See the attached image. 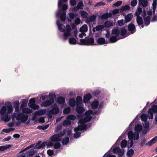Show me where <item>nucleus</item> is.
Listing matches in <instances>:
<instances>
[{
    "label": "nucleus",
    "mask_w": 157,
    "mask_h": 157,
    "mask_svg": "<svg viewBox=\"0 0 157 157\" xmlns=\"http://www.w3.org/2000/svg\"><path fill=\"white\" fill-rule=\"evenodd\" d=\"M93 112L91 110L86 111L85 113V117L84 119H81L78 121V128L74 129L75 132H76L74 134V137L77 138L81 135V131L85 129L86 127L85 124L86 122H89L91 120L92 117L91 115L93 113Z\"/></svg>",
    "instance_id": "nucleus-1"
},
{
    "label": "nucleus",
    "mask_w": 157,
    "mask_h": 157,
    "mask_svg": "<svg viewBox=\"0 0 157 157\" xmlns=\"http://www.w3.org/2000/svg\"><path fill=\"white\" fill-rule=\"evenodd\" d=\"M13 111L11 103L7 102L6 106H3L1 109L0 113L2 115V119L6 122L9 121L10 119V116L8 114L11 113Z\"/></svg>",
    "instance_id": "nucleus-2"
},
{
    "label": "nucleus",
    "mask_w": 157,
    "mask_h": 157,
    "mask_svg": "<svg viewBox=\"0 0 157 157\" xmlns=\"http://www.w3.org/2000/svg\"><path fill=\"white\" fill-rule=\"evenodd\" d=\"M56 24L59 30L62 32H64L63 35L64 40H66L68 37L71 36V28L70 25H67L65 27L63 25L60 24V21H57Z\"/></svg>",
    "instance_id": "nucleus-3"
},
{
    "label": "nucleus",
    "mask_w": 157,
    "mask_h": 157,
    "mask_svg": "<svg viewBox=\"0 0 157 157\" xmlns=\"http://www.w3.org/2000/svg\"><path fill=\"white\" fill-rule=\"evenodd\" d=\"M128 147H131L133 145V140H138L139 138V134L138 132H133L131 131H129L128 134Z\"/></svg>",
    "instance_id": "nucleus-4"
},
{
    "label": "nucleus",
    "mask_w": 157,
    "mask_h": 157,
    "mask_svg": "<svg viewBox=\"0 0 157 157\" xmlns=\"http://www.w3.org/2000/svg\"><path fill=\"white\" fill-rule=\"evenodd\" d=\"M12 118L13 120L15 118L17 121L25 123L28 120V115L22 113H15L13 114Z\"/></svg>",
    "instance_id": "nucleus-5"
},
{
    "label": "nucleus",
    "mask_w": 157,
    "mask_h": 157,
    "mask_svg": "<svg viewBox=\"0 0 157 157\" xmlns=\"http://www.w3.org/2000/svg\"><path fill=\"white\" fill-rule=\"evenodd\" d=\"M87 26L86 25L84 24L80 28L79 31L75 30L74 34L76 38H77V35H78L79 38H82L83 36L86 35L85 33L87 32Z\"/></svg>",
    "instance_id": "nucleus-6"
},
{
    "label": "nucleus",
    "mask_w": 157,
    "mask_h": 157,
    "mask_svg": "<svg viewBox=\"0 0 157 157\" xmlns=\"http://www.w3.org/2000/svg\"><path fill=\"white\" fill-rule=\"evenodd\" d=\"M140 118L142 121H143V124L144 127L143 133L144 134H145L149 130V123L147 121V117L146 114H142L140 117Z\"/></svg>",
    "instance_id": "nucleus-7"
},
{
    "label": "nucleus",
    "mask_w": 157,
    "mask_h": 157,
    "mask_svg": "<svg viewBox=\"0 0 157 157\" xmlns=\"http://www.w3.org/2000/svg\"><path fill=\"white\" fill-rule=\"evenodd\" d=\"M52 109L48 113V116L50 118L52 117V114H56L59 112V110L58 107L56 104H54L52 106Z\"/></svg>",
    "instance_id": "nucleus-8"
},
{
    "label": "nucleus",
    "mask_w": 157,
    "mask_h": 157,
    "mask_svg": "<svg viewBox=\"0 0 157 157\" xmlns=\"http://www.w3.org/2000/svg\"><path fill=\"white\" fill-rule=\"evenodd\" d=\"M153 112L157 113V105H153L151 108L148 111L147 117L149 119H152L153 118Z\"/></svg>",
    "instance_id": "nucleus-9"
},
{
    "label": "nucleus",
    "mask_w": 157,
    "mask_h": 157,
    "mask_svg": "<svg viewBox=\"0 0 157 157\" xmlns=\"http://www.w3.org/2000/svg\"><path fill=\"white\" fill-rule=\"evenodd\" d=\"M81 44L86 45H93L94 43V40L92 38H89L86 39H81L80 40Z\"/></svg>",
    "instance_id": "nucleus-10"
},
{
    "label": "nucleus",
    "mask_w": 157,
    "mask_h": 157,
    "mask_svg": "<svg viewBox=\"0 0 157 157\" xmlns=\"http://www.w3.org/2000/svg\"><path fill=\"white\" fill-rule=\"evenodd\" d=\"M35 100L34 98H31L29 101L28 104L29 106L34 109H37L39 108V106L35 104Z\"/></svg>",
    "instance_id": "nucleus-11"
},
{
    "label": "nucleus",
    "mask_w": 157,
    "mask_h": 157,
    "mask_svg": "<svg viewBox=\"0 0 157 157\" xmlns=\"http://www.w3.org/2000/svg\"><path fill=\"white\" fill-rule=\"evenodd\" d=\"M96 17L97 16L96 15H93L87 17L86 20V23L87 24H90L95 21Z\"/></svg>",
    "instance_id": "nucleus-12"
},
{
    "label": "nucleus",
    "mask_w": 157,
    "mask_h": 157,
    "mask_svg": "<svg viewBox=\"0 0 157 157\" xmlns=\"http://www.w3.org/2000/svg\"><path fill=\"white\" fill-rule=\"evenodd\" d=\"M141 13H142V15L143 17H144L146 15V12L145 11L142 12V8L140 7H138L136 11L135 15L137 17L140 16Z\"/></svg>",
    "instance_id": "nucleus-13"
},
{
    "label": "nucleus",
    "mask_w": 157,
    "mask_h": 157,
    "mask_svg": "<svg viewBox=\"0 0 157 157\" xmlns=\"http://www.w3.org/2000/svg\"><path fill=\"white\" fill-rule=\"evenodd\" d=\"M54 102L53 99H49L48 101H45L42 102L41 104V106L47 107L51 105Z\"/></svg>",
    "instance_id": "nucleus-14"
},
{
    "label": "nucleus",
    "mask_w": 157,
    "mask_h": 157,
    "mask_svg": "<svg viewBox=\"0 0 157 157\" xmlns=\"http://www.w3.org/2000/svg\"><path fill=\"white\" fill-rule=\"evenodd\" d=\"M61 138L59 136V135L56 134L51 137V140L52 142H57L61 140Z\"/></svg>",
    "instance_id": "nucleus-15"
},
{
    "label": "nucleus",
    "mask_w": 157,
    "mask_h": 157,
    "mask_svg": "<svg viewBox=\"0 0 157 157\" xmlns=\"http://www.w3.org/2000/svg\"><path fill=\"white\" fill-rule=\"evenodd\" d=\"M128 29L131 34L135 32L136 30L135 25L133 24H131L128 25Z\"/></svg>",
    "instance_id": "nucleus-16"
},
{
    "label": "nucleus",
    "mask_w": 157,
    "mask_h": 157,
    "mask_svg": "<svg viewBox=\"0 0 157 157\" xmlns=\"http://www.w3.org/2000/svg\"><path fill=\"white\" fill-rule=\"evenodd\" d=\"M136 22L140 28V25H141L142 28L144 27V26L143 25V19L140 16L137 17Z\"/></svg>",
    "instance_id": "nucleus-17"
},
{
    "label": "nucleus",
    "mask_w": 157,
    "mask_h": 157,
    "mask_svg": "<svg viewBox=\"0 0 157 157\" xmlns=\"http://www.w3.org/2000/svg\"><path fill=\"white\" fill-rule=\"evenodd\" d=\"M120 34V31L117 28H114L112 30V34L118 37Z\"/></svg>",
    "instance_id": "nucleus-18"
},
{
    "label": "nucleus",
    "mask_w": 157,
    "mask_h": 157,
    "mask_svg": "<svg viewBox=\"0 0 157 157\" xmlns=\"http://www.w3.org/2000/svg\"><path fill=\"white\" fill-rule=\"evenodd\" d=\"M133 15L132 13H129L125 17V22L127 23L129 22L132 19Z\"/></svg>",
    "instance_id": "nucleus-19"
},
{
    "label": "nucleus",
    "mask_w": 157,
    "mask_h": 157,
    "mask_svg": "<svg viewBox=\"0 0 157 157\" xmlns=\"http://www.w3.org/2000/svg\"><path fill=\"white\" fill-rule=\"evenodd\" d=\"M139 4L140 6L145 7L147 6V0H139Z\"/></svg>",
    "instance_id": "nucleus-20"
},
{
    "label": "nucleus",
    "mask_w": 157,
    "mask_h": 157,
    "mask_svg": "<svg viewBox=\"0 0 157 157\" xmlns=\"http://www.w3.org/2000/svg\"><path fill=\"white\" fill-rule=\"evenodd\" d=\"M104 28L103 25H100L97 26L95 28H94L93 29V31L94 32L96 31H99L103 29Z\"/></svg>",
    "instance_id": "nucleus-21"
},
{
    "label": "nucleus",
    "mask_w": 157,
    "mask_h": 157,
    "mask_svg": "<svg viewBox=\"0 0 157 157\" xmlns=\"http://www.w3.org/2000/svg\"><path fill=\"white\" fill-rule=\"evenodd\" d=\"M45 109H41L37 111L35 113L36 115H44L46 112Z\"/></svg>",
    "instance_id": "nucleus-22"
},
{
    "label": "nucleus",
    "mask_w": 157,
    "mask_h": 157,
    "mask_svg": "<svg viewBox=\"0 0 157 157\" xmlns=\"http://www.w3.org/2000/svg\"><path fill=\"white\" fill-rule=\"evenodd\" d=\"M157 141V136L151 139L150 141L146 144L148 146H151L155 143Z\"/></svg>",
    "instance_id": "nucleus-23"
},
{
    "label": "nucleus",
    "mask_w": 157,
    "mask_h": 157,
    "mask_svg": "<svg viewBox=\"0 0 157 157\" xmlns=\"http://www.w3.org/2000/svg\"><path fill=\"white\" fill-rule=\"evenodd\" d=\"M144 17V23L146 26L150 24V17L149 16H147L146 17Z\"/></svg>",
    "instance_id": "nucleus-24"
},
{
    "label": "nucleus",
    "mask_w": 157,
    "mask_h": 157,
    "mask_svg": "<svg viewBox=\"0 0 157 157\" xmlns=\"http://www.w3.org/2000/svg\"><path fill=\"white\" fill-rule=\"evenodd\" d=\"M113 21H105L104 24V26L106 27H109L113 25Z\"/></svg>",
    "instance_id": "nucleus-25"
},
{
    "label": "nucleus",
    "mask_w": 157,
    "mask_h": 157,
    "mask_svg": "<svg viewBox=\"0 0 157 157\" xmlns=\"http://www.w3.org/2000/svg\"><path fill=\"white\" fill-rule=\"evenodd\" d=\"M91 97V95L90 94H87L84 97L83 101L84 103H86L90 99Z\"/></svg>",
    "instance_id": "nucleus-26"
},
{
    "label": "nucleus",
    "mask_w": 157,
    "mask_h": 157,
    "mask_svg": "<svg viewBox=\"0 0 157 157\" xmlns=\"http://www.w3.org/2000/svg\"><path fill=\"white\" fill-rule=\"evenodd\" d=\"M77 107L76 109V111L78 113H82L85 111L84 109L82 106H80L79 105H77Z\"/></svg>",
    "instance_id": "nucleus-27"
},
{
    "label": "nucleus",
    "mask_w": 157,
    "mask_h": 157,
    "mask_svg": "<svg viewBox=\"0 0 157 157\" xmlns=\"http://www.w3.org/2000/svg\"><path fill=\"white\" fill-rule=\"evenodd\" d=\"M112 16V13H106L103 14L101 16V19H107L109 17H110Z\"/></svg>",
    "instance_id": "nucleus-28"
},
{
    "label": "nucleus",
    "mask_w": 157,
    "mask_h": 157,
    "mask_svg": "<svg viewBox=\"0 0 157 157\" xmlns=\"http://www.w3.org/2000/svg\"><path fill=\"white\" fill-rule=\"evenodd\" d=\"M47 142H44L42 143L41 144L39 145V144L37 143L35 147L36 148H40L45 146L47 145Z\"/></svg>",
    "instance_id": "nucleus-29"
},
{
    "label": "nucleus",
    "mask_w": 157,
    "mask_h": 157,
    "mask_svg": "<svg viewBox=\"0 0 157 157\" xmlns=\"http://www.w3.org/2000/svg\"><path fill=\"white\" fill-rule=\"evenodd\" d=\"M143 128L141 124H137L135 128V132H137L139 133V132L141 131Z\"/></svg>",
    "instance_id": "nucleus-30"
},
{
    "label": "nucleus",
    "mask_w": 157,
    "mask_h": 157,
    "mask_svg": "<svg viewBox=\"0 0 157 157\" xmlns=\"http://www.w3.org/2000/svg\"><path fill=\"white\" fill-rule=\"evenodd\" d=\"M11 147V145H5L2 146L0 147V151H3L5 150L10 148Z\"/></svg>",
    "instance_id": "nucleus-31"
},
{
    "label": "nucleus",
    "mask_w": 157,
    "mask_h": 157,
    "mask_svg": "<svg viewBox=\"0 0 157 157\" xmlns=\"http://www.w3.org/2000/svg\"><path fill=\"white\" fill-rule=\"evenodd\" d=\"M128 142H127L126 140H122L121 141V147L124 148L126 147L127 146L128 147Z\"/></svg>",
    "instance_id": "nucleus-32"
},
{
    "label": "nucleus",
    "mask_w": 157,
    "mask_h": 157,
    "mask_svg": "<svg viewBox=\"0 0 157 157\" xmlns=\"http://www.w3.org/2000/svg\"><path fill=\"white\" fill-rule=\"evenodd\" d=\"M22 113H25L27 114H29L31 113L33 111L32 110L28 108H23L22 110Z\"/></svg>",
    "instance_id": "nucleus-33"
},
{
    "label": "nucleus",
    "mask_w": 157,
    "mask_h": 157,
    "mask_svg": "<svg viewBox=\"0 0 157 157\" xmlns=\"http://www.w3.org/2000/svg\"><path fill=\"white\" fill-rule=\"evenodd\" d=\"M98 104L99 103L98 101H94L91 104V107L93 109H96L98 107Z\"/></svg>",
    "instance_id": "nucleus-34"
},
{
    "label": "nucleus",
    "mask_w": 157,
    "mask_h": 157,
    "mask_svg": "<svg viewBox=\"0 0 157 157\" xmlns=\"http://www.w3.org/2000/svg\"><path fill=\"white\" fill-rule=\"evenodd\" d=\"M117 37V36H112L110 39V40L111 42L114 43L116 42L119 39Z\"/></svg>",
    "instance_id": "nucleus-35"
},
{
    "label": "nucleus",
    "mask_w": 157,
    "mask_h": 157,
    "mask_svg": "<svg viewBox=\"0 0 157 157\" xmlns=\"http://www.w3.org/2000/svg\"><path fill=\"white\" fill-rule=\"evenodd\" d=\"M71 121L67 119V120L64 121L62 123L63 125L64 126H66L67 125H69L71 124Z\"/></svg>",
    "instance_id": "nucleus-36"
},
{
    "label": "nucleus",
    "mask_w": 157,
    "mask_h": 157,
    "mask_svg": "<svg viewBox=\"0 0 157 157\" xmlns=\"http://www.w3.org/2000/svg\"><path fill=\"white\" fill-rule=\"evenodd\" d=\"M81 16L84 18H87L88 16V13L86 11H82L80 13Z\"/></svg>",
    "instance_id": "nucleus-37"
},
{
    "label": "nucleus",
    "mask_w": 157,
    "mask_h": 157,
    "mask_svg": "<svg viewBox=\"0 0 157 157\" xmlns=\"http://www.w3.org/2000/svg\"><path fill=\"white\" fill-rule=\"evenodd\" d=\"M66 13L65 12H63L60 15V18L63 21H64L66 19Z\"/></svg>",
    "instance_id": "nucleus-38"
},
{
    "label": "nucleus",
    "mask_w": 157,
    "mask_h": 157,
    "mask_svg": "<svg viewBox=\"0 0 157 157\" xmlns=\"http://www.w3.org/2000/svg\"><path fill=\"white\" fill-rule=\"evenodd\" d=\"M134 151L132 149H130L127 153V156L128 157H131L134 154Z\"/></svg>",
    "instance_id": "nucleus-39"
},
{
    "label": "nucleus",
    "mask_w": 157,
    "mask_h": 157,
    "mask_svg": "<svg viewBox=\"0 0 157 157\" xmlns=\"http://www.w3.org/2000/svg\"><path fill=\"white\" fill-rule=\"evenodd\" d=\"M69 104L72 107L74 106L75 104V99L73 98H71L69 101Z\"/></svg>",
    "instance_id": "nucleus-40"
},
{
    "label": "nucleus",
    "mask_w": 157,
    "mask_h": 157,
    "mask_svg": "<svg viewBox=\"0 0 157 157\" xmlns=\"http://www.w3.org/2000/svg\"><path fill=\"white\" fill-rule=\"evenodd\" d=\"M82 98L80 96H78L76 100V105H80L82 102Z\"/></svg>",
    "instance_id": "nucleus-41"
},
{
    "label": "nucleus",
    "mask_w": 157,
    "mask_h": 157,
    "mask_svg": "<svg viewBox=\"0 0 157 157\" xmlns=\"http://www.w3.org/2000/svg\"><path fill=\"white\" fill-rule=\"evenodd\" d=\"M105 42V39L103 38H99L98 40V42L100 44H103Z\"/></svg>",
    "instance_id": "nucleus-42"
},
{
    "label": "nucleus",
    "mask_w": 157,
    "mask_h": 157,
    "mask_svg": "<svg viewBox=\"0 0 157 157\" xmlns=\"http://www.w3.org/2000/svg\"><path fill=\"white\" fill-rule=\"evenodd\" d=\"M65 99L62 97H59L57 100V102L59 104L63 103L65 102Z\"/></svg>",
    "instance_id": "nucleus-43"
},
{
    "label": "nucleus",
    "mask_w": 157,
    "mask_h": 157,
    "mask_svg": "<svg viewBox=\"0 0 157 157\" xmlns=\"http://www.w3.org/2000/svg\"><path fill=\"white\" fill-rule=\"evenodd\" d=\"M157 4V0H153V2L152 3V9L154 13H155L156 10V5Z\"/></svg>",
    "instance_id": "nucleus-44"
},
{
    "label": "nucleus",
    "mask_w": 157,
    "mask_h": 157,
    "mask_svg": "<svg viewBox=\"0 0 157 157\" xmlns=\"http://www.w3.org/2000/svg\"><path fill=\"white\" fill-rule=\"evenodd\" d=\"M130 9V7L128 5L121 6V10L122 11L128 10H129Z\"/></svg>",
    "instance_id": "nucleus-45"
},
{
    "label": "nucleus",
    "mask_w": 157,
    "mask_h": 157,
    "mask_svg": "<svg viewBox=\"0 0 157 157\" xmlns=\"http://www.w3.org/2000/svg\"><path fill=\"white\" fill-rule=\"evenodd\" d=\"M68 15L69 18H68V21H71V19H73L74 18L75 15L72 13H70Z\"/></svg>",
    "instance_id": "nucleus-46"
},
{
    "label": "nucleus",
    "mask_w": 157,
    "mask_h": 157,
    "mask_svg": "<svg viewBox=\"0 0 157 157\" xmlns=\"http://www.w3.org/2000/svg\"><path fill=\"white\" fill-rule=\"evenodd\" d=\"M111 149H113V152L114 153H118L119 151H120V149L118 147L114 148L112 147Z\"/></svg>",
    "instance_id": "nucleus-47"
},
{
    "label": "nucleus",
    "mask_w": 157,
    "mask_h": 157,
    "mask_svg": "<svg viewBox=\"0 0 157 157\" xmlns=\"http://www.w3.org/2000/svg\"><path fill=\"white\" fill-rule=\"evenodd\" d=\"M117 23L119 26H121L123 25L124 23L126 22L125 21H124L123 19H122L120 21H118Z\"/></svg>",
    "instance_id": "nucleus-48"
},
{
    "label": "nucleus",
    "mask_w": 157,
    "mask_h": 157,
    "mask_svg": "<svg viewBox=\"0 0 157 157\" xmlns=\"http://www.w3.org/2000/svg\"><path fill=\"white\" fill-rule=\"evenodd\" d=\"M70 108L69 107H67L63 110V112L64 114H68L70 113Z\"/></svg>",
    "instance_id": "nucleus-49"
},
{
    "label": "nucleus",
    "mask_w": 157,
    "mask_h": 157,
    "mask_svg": "<svg viewBox=\"0 0 157 157\" xmlns=\"http://www.w3.org/2000/svg\"><path fill=\"white\" fill-rule=\"evenodd\" d=\"M14 129V128L4 129L2 130V131L5 133H9Z\"/></svg>",
    "instance_id": "nucleus-50"
},
{
    "label": "nucleus",
    "mask_w": 157,
    "mask_h": 157,
    "mask_svg": "<svg viewBox=\"0 0 157 157\" xmlns=\"http://www.w3.org/2000/svg\"><path fill=\"white\" fill-rule=\"evenodd\" d=\"M69 141V138L68 137H65L63 140L62 143L63 144H67Z\"/></svg>",
    "instance_id": "nucleus-51"
},
{
    "label": "nucleus",
    "mask_w": 157,
    "mask_h": 157,
    "mask_svg": "<svg viewBox=\"0 0 157 157\" xmlns=\"http://www.w3.org/2000/svg\"><path fill=\"white\" fill-rule=\"evenodd\" d=\"M127 31L124 28H122L121 30V35L122 36H124L125 35Z\"/></svg>",
    "instance_id": "nucleus-52"
},
{
    "label": "nucleus",
    "mask_w": 157,
    "mask_h": 157,
    "mask_svg": "<svg viewBox=\"0 0 157 157\" xmlns=\"http://www.w3.org/2000/svg\"><path fill=\"white\" fill-rule=\"evenodd\" d=\"M69 42L71 44H75L76 43V40L74 38H71L69 39Z\"/></svg>",
    "instance_id": "nucleus-53"
},
{
    "label": "nucleus",
    "mask_w": 157,
    "mask_h": 157,
    "mask_svg": "<svg viewBox=\"0 0 157 157\" xmlns=\"http://www.w3.org/2000/svg\"><path fill=\"white\" fill-rule=\"evenodd\" d=\"M76 118V117L72 115H70L67 117V119L69 120H74Z\"/></svg>",
    "instance_id": "nucleus-54"
},
{
    "label": "nucleus",
    "mask_w": 157,
    "mask_h": 157,
    "mask_svg": "<svg viewBox=\"0 0 157 157\" xmlns=\"http://www.w3.org/2000/svg\"><path fill=\"white\" fill-rule=\"evenodd\" d=\"M67 1V0H59L58 6L59 8L61 7L62 3L63 2H66Z\"/></svg>",
    "instance_id": "nucleus-55"
},
{
    "label": "nucleus",
    "mask_w": 157,
    "mask_h": 157,
    "mask_svg": "<svg viewBox=\"0 0 157 157\" xmlns=\"http://www.w3.org/2000/svg\"><path fill=\"white\" fill-rule=\"evenodd\" d=\"M122 2L121 1H119L113 4V6H116L117 7L120 6L122 4Z\"/></svg>",
    "instance_id": "nucleus-56"
},
{
    "label": "nucleus",
    "mask_w": 157,
    "mask_h": 157,
    "mask_svg": "<svg viewBox=\"0 0 157 157\" xmlns=\"http://www.w3.org/2000/svg\"><path fill=\"white\" fill-rule=\"evenodd\" d=\"M61 144L60 143L58 142H56L55 144L54 145V147L56 149H58L60 147Z\"/></svg>",
    "instance_id": "nucleus-57"
},
{
    "label": "nucleus",
    "mask_w": 157,
    "mask_h": 157,
    "mask_svg": "<svg viewBox=\"0 0 157 157\" xmlns=\"http://www.w3.org/2000/svg\"><path fill=\"white\" fill-rule=\"evenodd\" d=\"M105 5V3L102 2H100L97 3L94 6H103Z\"/></svg>",
    "instance_id": "nucleus-58"
},
{
    "label": "nucleus",
    "mask_w": 157,
    "mask_h": 157,
    "mask_svg": "<svg viewBox=\"0 0 157 157\" xmlns=\"http://www.w3.org/2000/svg\"><path fill=\"white\" fill-rule=\"evenodd\" d=\"M55 97V95L54 94L52 93H50L49 95V98L50 99H53L54 101V98Z\"/></svg>",
    "instance_id": "nucleus-59"
},
{
    "label": "nucleus",
    "mask_w": 157,
    "mask_h": 157,
    "mask_svg": "<svg viewBox=\"0 0 157 157\" xmlns=\"http://www.w3.org/2000/svg\"><path fill=\"white\" fill-rule=\"evenodd\" d=\"M137 3V0H133L131 1V5L132 6H136Z\"/></svg>",
    "instance_id": "nucleus-60"
},
{
    "label": "nucleus",
    "mask_w": 157,
    "mask_h": 157,
    "mask_svg": "<svg viewBox=\"0 0 157 157\" xmlns=\"http://www.w3.org/2000/svg\"><path fill=\"white\" fill-rule=\"evenodd\" d=\"M124 150L120 149V151L117 153L119 156H122L124 154Z\"/></svg>",
    "instance_id": "nucleus-61"
},
{
    "label": "nucleus",
    "mask_w": 157,
    "mask_h": 157,
    "mask_svg": "<svg viewBox=\"0 0 157 157\" xmlns=\"http://www.w3.org/2000/svg\"><path fill=\"white\" fill-rule=\"evenodd\" d=\"M81 22L80 19L78 18H77L75 20V23L76 25H78Z\"/></svg>",
    "instance_id": "nucleus-62"
},
{
    "label": "nucleus",
    "mask_w": 157,
    "mask_h": 157,
    "mask_svg": "<svg viewBox=\"0 0 157 157\" xmlns=\"http://www.w3.org/2000/svg\"><path fill=\"white\" fill-rule=\"evenodd\" d=\"M47 154L49 156H52L54 153V152L52 150H48L47 151Z\"/></svg>",
    "instance_id": "nucleus-63"
},
{
    "label": "nucleus",
    "mask_w": 157,
    "mask_h": 157,
    "mask_svg": "<svg viewBox=\"0 0 157 157\" xmlns=\"http://www.w3.org/2000/svg\"><path fill=\"white\" fill-rule=\"evenodd\" d=\"M67 9V6L66 4H63L62 6V10H63V12H64V10H66Z\"/></svg>",
    "instance_id": "nucleus-64"
}]
</instances>
